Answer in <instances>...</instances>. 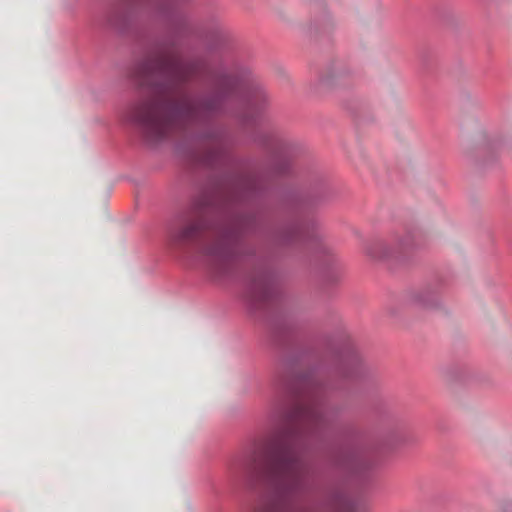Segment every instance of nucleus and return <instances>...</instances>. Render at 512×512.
I'll return each instance as SVG.
<instances>
[{
    "label": "nucleus",
    "mask_w": 512,
    "mask_h": 512,
    "mask_svg": "<svg viewBox=\"0 0 512 512\" xmlns=\"http://www.w3.org/2000/svg\"><path fill=\"white\" fill-rule=\"evenodd\" d=\"M204 71L200 60H187L172 47L151 51L133 70L132 78L149 88V95L134 103L127 114L146 137L156 141L185 122L204 118L222 110L237 93L238 79L227 73H212L208 91L193 99L183 86Z\"/></svg>",
    "instance_id": "1"
},
{
    "label": "nucleus",
    "mask_w": 512,
    "mask_h": 512,
    "mask_svg": "<svg viewBox=\"0 0 512 512\" xmlns=\"http://www.w3.org/2000/svg\"><path fill=\"white\" fill-rule=\"evenodd\" d=\"M299 414L300 408L294 400H275L271 417L282 427L261 441L254 455L259 476L279 505L286 504L303 485L304 466L287 441L290 426Z\"/></svg>",
    "instance_id": "2"
},
{
    "label": "nucleus",
    "mask_w": 512,
    "mask_h": 512,
    "mask_svg": "<svg viewBox=\"0 0 512 512\" xmlns=\"http://www.w3.org/2000/svg\"><path fill=\"white\" fill-rule=\"evenodd\" d=\"M206 199L197 200L184 225L171 236L177 245L195 244L199 253L220 273H226L237 258L240 226L215 224Z\"/></svg>",
    "instance_id": "3"
},
{
    "label": "nucleus",
    "mask_w": 512,
    "mask_h": 512,
    "mask_svg": "<svg viewBox=\"0 0 512 512\" xmlns=\"http://www.w3.org/2000/svg\"><path fill=\"white\" fill-rule=\"evenodd\" d=\"M361 361V355L351 338L341 335L329 347H325V351L322 350V378L328 377L330 373L343 378L353 377L358 372Z\"/></svg>",
    "instance_id": "4"
},
{
    "label": "nucleus",
    "mask_w": 512,
    "mask_h": 512,
    "mask_svg": "<svg viewBox=\"0 0 512 512\" xmlns=\"http://www.w3.org/2000/svg\"><path fill=\"white\" fill-rule=\"evenodd\" d=\"M344 277V267L336 252L322 242V294L334 290Z\"/></svg>",
    "instance_id": "5"
},
{
    "label": "nucleus",
    "mask_w": 512,
    "mask_h": 512,
    "mask_svg": "<svg viewBox=\"0 0 512 512\" xmlns=\"http://www.w3.org/2000/svg\"><path fill=\"white\" fill-rule=\"evenodd\" d=\"M322 512H368L364 503L343 493H322Z\"/></svg>",
    "instance_id": "6"
},
{
    "label": "nucleus",
    "mask_w": 512,
    "mask_h": 512,
    "mask_svg": "<svg viewBox=\"0 0 512 512\" xmlns=\"http://www.w3.org/2000/svg\"><path fill=\"white\" fill-rule=\"evenodd\" d=\"M270 293L269 281L265 276L254 279L250 287V297L254 301H264Z\"/></svg>",
    "instance_id": "7"
},
{
    "label": "nucleus",
    "mask_w": 512,
    "mask_h": 512,
    "mask_svg": "<svg viewBox=\"0 0 512 512\" xmlns=\"http://www.w3.org/2000/svg\"><path fill=\"white\" fill-rule=\"evenodd\" d=\"M364 253L373 260H382L390 256L387 244L379 240L367 243Z\"/></svg>",
    "instance_id": "8"
},
{
    "label": "nucleus",
    "mask_w": 512,
    "mask_h": 512,
    "mask_svg": "<svg viewBox=\"0 0 512 512\" xmlns=\"http://www.w3.org/2000/svg\"><path fill=\"white\" fill-rule=\"evenodd\" d=\"M345 465L355 472H361L363 469L368 467V461L364 455L360 453H353L346 459Z\"/></svg>",
    "instance_id": "9"
},
{
    "label": "nucleus",
    "mask_w": 512,
    "mask_h": 512,
    "mask_svg": "<svg viewBox=\"0 0 512 512\" xmlns=\"http://www.w3.org/2000/svg\"><path fill=\"white\" fill-rule=\"evenodd\" d=\"M258 186V179L254 175H246L240 183V187L245 192L255 190Z\"/></svg>",
    "instance_id": "10"
},
{
    "label": "nucleus",
    "mask_w": 512,
    "mask_h": 512,
    "mask_svg": "<svg viewBox=\"0 0 512 512\" xmlns=\"http://www.w3.org/2000/svg\"><path fill=\"white\" fill-rule=\"evenodd\" d=\"M231 471L232 472H235L236 470V464H232L231 467H230Z\"/></svg>",
    "instance_id": "11"
},
{
    "label": "nucleus",
    "mask_w": 512,
    "mask_h": 512,
    "mask_svg": "<svg viewBox=\"0 0 512 512\" xmlns=\"http://www.w3.org/2000/svg\"><path fill=\"white\" fill-rule=\"evenodd\" d=\"M500 512H512V508L504 509V510H502Z\"/></svg>",
    "instance_id": "12"
},
{
    "label": "nucleus",
    "mask_w": 512,
    "mask_h": 512,
    "mask_svg": "<svg viewBox=\"0 0 512 512\" xmlns=\"http://www.w3.org/2000/svg\"><path fill=\"white\" fill-rule=\"evenodd\" d=\"M307 4H312V0H303Z\"/></svg>",
    "instance_id": "13"
},
{
    "label": "nucleus",
    "mask_w": 512,
    "mask_h": 512,
    "mask_svg": "<svg viewBox=\"0 0 512 512\" xmlns=\"http://www.w3.org/2000/svg\"><path fill=\"white\" fill-rule=\"evenodd\" d=\"M312 2H314L315 4H317V0H312Z\"/></svg>",
    "instance_id": "14"
},
{
    "label": "nucleus",
    "mask_w": 512,
    "mask_h": 512,
    "mask_svg": "<svg viewBox=\"0 0 512 512\" xmlns=\"http://www.w3.org/2000/svg\"><path fill=\"white\" fill-rule=\"evenodd\" d=\"M321 419H322V420L324 419V416H323V415L321 416Z\"/></svg>",
    "instance_id": "15"
}]
</instances>
